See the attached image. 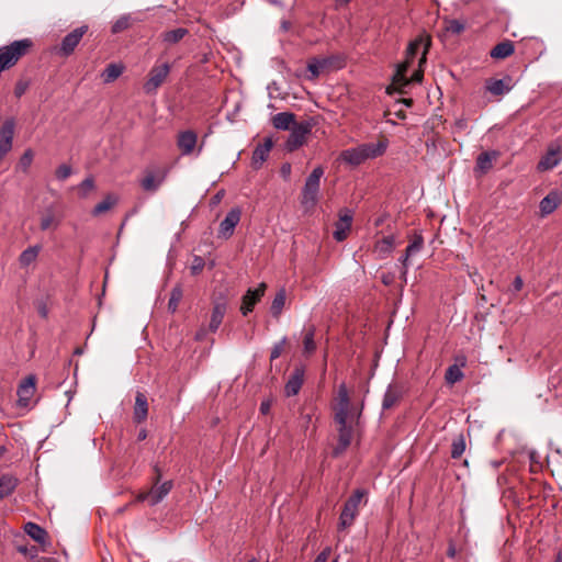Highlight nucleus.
Here are the masks:
<instances>
[{"label": "nucleus", "instance_id": "obj_36", "mask_svg": "<svg viewBox=\"0 0 562 562\" xmlns=\"http://www.w3.org/2000/svg\"><path fill=\"white\" fill-rule=\"evenodd\" d=\"M486 90L494 95H502L509 91L503 79H491L486 82Z\"/></svg>", "mask_w": 562, "mask_h": 562}, {"label": "nucleus", "instance_id": "obj_26", "mask_svg": "<svg viewBox=\"0 0 562 562\" xmlns=\"http://www.w3.org/2000/svg\"><path fill=\"white\" fill-rule=\"evenodd\" d=\"M402 395V390L397 385H389L383 396L382 408L391 409L400 402Z\"/></svg>", "mask_w": 562, "mask_h": 562}, {"label": "nucleus", "instance_id": "obj_56", "mask_svg": "<svg viewBox=\"0 0 562 562\" xmlns=\"http://www.w3.org/2000/svg\"><path fill=\"white\" fill-rule=\"evenodd\" d=\"M524 286V281L520 276H517L513 282V289L515 292H519Z\"/></svg>", "mask_w": 562, "mask_h": 562}, {"label": "nucleus", "instance_id": "obj_18", "mask_svg": "<svg viewBox=\"0 0 562 562\" xmlns=\"http://www.w3.org/2000/svg\"><path fill=\"white\" fill-rule=\"evenodd\" d=\"M167 176L164 169L146 170L144 178L140 180V186L144 191L155 192L162 184Z\"/></svg>", "mask_w": 562, "mask_h": 562}, {"label": "nucleus", "instance_id": "obj_37", "mask_svg": "<svg viewBox=\"0 0 562 562\" xmlns=\"http://www.w3.org/2000/svg\"><path fill=\"white\" fill-rule=\"evenodd\" d=\"M285 299H286V295H285V290L284 289H281L274 296L272 303H271V314L274 316V317H279V315L281 314L283 307H284V304H285Z\"/></svg>", "mask_w": 562, "mask_h": 562}, {"label": "nucleus", "instance_id": "obj_20", "mask_svg": "<svg viewBox=\"0 0 562 562\" xmlns=\"http://www.w3.org/2000/svg\"><path fill=\"white\" fill-rule=\"evenodd\" d=\"M429 46H430L429 37L419 36V37L415 38L413 42H411L408 44V46L406 48V59L405 60L413 63L418 50L420 48H423V54L419 59V67H420L423 63H426V54L429 49Z\"/></svg>", "mask_w": 562, "mask_h": 562}, {"label": "nucleus", "instance_id": "obj_23", "mask_svg": "<svg viewBox=\"0 0 562 562\" xmlns=\"http://www.w3.org/2000/svg\"><path fill=\"white\" fill-rule=\"evenodd\" d=\"M271 148L272 140L268 138L254 149L251 157V164L254 168L258 169L261 167V165L266 161Z\"/></svg>", "mask_w": 562, "mask_h": 562}, {"label": "nucleus", "instance_id": "obj_54", "mask_svg": "<svg viewBox=\"0 0 562 562\" xmlns=\"http://www.w3.org/2000/svg\"><path fill=\"white\" fill-rule=\"evenodd\" d=\"M13 140L0 138V155L5 156L12 149Z\"/></svg>", "mask_w": 562, "mask_h": 562}, {"label": "nucleus", "instance_id": "obj_3", "mask_svg": "<svg viewBox=\"0 0 562 562\" xmlns=\"http://www.w3.org/2000/svg\"><path fill=\"white\" fill-rule=\"evenodd\" d=\"M323 176L324 168L322 166H317L305 179V183L301 191V205L306 212L314 210L318 202L321 179Z\"/></svg>", "mask_w": 562, "mask_h": 562}, {"label": "nucleus", "instance_id": "obj_28", "mask_svg": "<svg viewBox=\"0 0 562 562\" xmlns=\"http://www.w3.org/2000/svg\"><path fill=\"white\" fill-rule=\"evenodd\" d=\"M514 52H515V47H514L513 42H510V41H503V42L496 44L492 48L490 55L494 59H504V58H507L510 55H513Z\"/></svg>", "mask_w": 562, "mask_h": 562}, {"label": "nucleus", "instance_id": "obj_61", "mask_svg": "<svg viewBox=\"0 0 562 562\" xmlns=\"http://www.w3.org/2000/svg\"><path fill=\"white\" fill-rule=\"evenodd\" d=\"M146 437H147V431H146L145 429H142V430L138 432L137 439H138L139 441H142V440H145V439H146Z\"/></svg>", "mask_w": 562, "mask_h": 562}, {"label": "nucleus", "instance_id": "obj_48", "mask_svg": "<svg viewBox=\"0 0 562 562\" xmlns=\"http://www.w3.org/2000/svg\"><path fill=\"white\" fill-rule=\"evenodd\" d=\"M285 344H286V338L283 337L280 341H278L277 344L273 345V347L271 349V353H270L271 361L278 359L281 356V353L284 350Z\"/></svg>", "mask_w": 562, "mask_h": 562}, {"label": "nucleus", "instance_id": "obj_29", "mask_svg": "<svg viewBox=\"0 0 562 562\" xmlns=\"http://www.w3.org/2000/svg\"><path fill=\"white\" fill-rule=\"evenodd\" d=\"M18 479L13 475L5 474L0 477V499L10 496L18 486Z\"/></svg>", "mask_w": 562, "mask_h": 562}, {"label": "nucleus", "instance_id": "obj_7", "mask_svg": "<svg viewBox=\"0 0 562 562\" xmlns=\"http://www.w3.org/2000/svg\"><path fill=\"white\" fill-rule=\"evenodd\" d=\"M338 425V445L334 448V456L342 453L351 443L353 438V417H334Z\"/></svg>", "mask_w": 562, "mask_h": 562}, {"label": "nucleus", "instance_id": "obj_6", "mask_svg": "<svg viewBox=\"0 0 562 562\" xmlns=\"http://www.w3.org/2000/svg\"><path fill=\"white\" fill-rule=\"evenodd\" d=\"M204 139L198 144V134L192 130H184L178 133L176 144L182 156H199L203 149Z\"/></svg>", "mask_w": 562, "mask_h": 562}, {"label": "nucleus", "instance_id": "obj_45", "mask_svg": "<svg viewBox=\"0 0 562 562\" xmlns=\"http://www.w3.org/2000/svg\"><path fill=\"white\" fill-rule=\"evenodd\" d=\"M130 25H131V16L122 15L112 24L111 31H112V33L116 34V33L123 32L124 30L128 29Z\"/></svg>", "mask_w": 562, "mask_h": 562}, {"label": "nucleus", "instance_id": "obj_64", "mask_svg": "<svg viewBox=\"0 0 562 562\" xmlns=\"http://www.w3.org/2000/svg\"><path fill=\"white\" fill-rule=\"evenodd\" d=\"M554 562H562V550L558 552Z\"/></svg>", "mask_w": 562, "mask_h": 562}, {"label": "nucleus", "instance_id": "obj_58", "mask_svg": "<svg viewBox=\"0 0 562 562\" xmlns=\"http://www.w3.org/2000/svg\"><path fill=\"white\" fill-rule=\"evenodd\" d=\"M269 409H270V403L269 402H262L260 404V412L262 414H267L269 412Z\"/></svg>", "mask_w": 562, "mask_h": 562}, {"label": "nucleus", "instance_id": "obj_8", "mask_svg": "<svg viewBox=\"0 0 562 562\" xmlns=\"http://www.w3.org/2000/svg\"><path fill=\"white\" fill-rule=\"evenodd\" d=\"M313 124L310 121L296 123L290 130V135L285 142V149L294 151L299 149L306 140V136L312 132Z\"/></svg>", "mask_w": 562, "mask_h": 562}, {"label": "nucleus", "instance_id": "obj_4", "mask_svg": "<svg viewBox=\"0 0 562 562\" xmlns=\"http://www.w3.org/2000/svg\"><path fill=\"white\" fill-rule=\"evenodd\" d=\"M33 41L31 38H22L13 41L9 45L0 47V65L7 70L18 64V61L26 56L32 47Z\"/></svg>", "mask_w": 562, "mask_h": 562}, {"label": "nucleus", "instance_id": "obj_52", "mask_svg": "<svg viewBox=\"0 0 562 562\" xmlns=\"http://www.w3.org/2000/svg\"><path fill=\"white\" fill-rule=\"evenodd\" d=\"M204 265H205V262H204V259L202 257L194 256V258L192 260V265L190 267L191 273L193 276L199 274L203 270Z\"/></svg>", "mask_w": 562, "mask_h": 562}, {"label": "nucleus", "instance_id": "obj_10", "mask_svg": "<svg viewBox=\"0 0 562 562\" xmlns=\"http://www.w3.org/2000/svg\"><path fill=\"white\" fill-rule=\"evenodd\" d=\"M170 72V66L165 63L159 66H154L149 71L148 79L144 83V90L146 93L155 92L161 83L166 80Z\"/></svg>", "mask_w": 562, "mask_h": 562}, {"label": "nucleus", "instance_id": "obj_14", "mask_svg": "<svg viewBox=\"0 0 562 562\" xmlns=\"http://www.w3.org/2000/svg\"><path fill=\"white\" fill-rule=\"evenodd\" d=\"M36 390V378L33 374L27 375L18 386V405L27 407Z\"/></svg>", "mask_w": 562, "mask_h": 562}, {"label": "nucleus", "instance_id": "obj_2", "mask_svg": "<svg viewBox=\"0 0 562 562\" xmlns=\"http://www.w3.org/2000/svg\"><path fill=\"white\" fill-rule=\"evenodd\" d=\"M368 492L363 488H357L345 502L338 522V530H345L351 527L359 515L361 505H366Z\"/></svg>", "mask_w": 562, "mask_h": 562}, {"label": "nucleus", "instance_id": "obj_33", "mask_svg": "<svg viewBox=\"0 0 562 562\" xmlns=\"http://www.w3.org/2000/svg\"><path fill=\"white\" fill-rule=\"evenodd\" d=\"M41 249L42 247L40 245H34L23 250L19 257L20 266L26 268L33 263L36 260Z\"/></svg>", "mask_w": 562, "mask_h": 562}, {"label": "nucleus", "instance_id": "obj_46", "mask_svg": "<svg viewBox=\"0 0 562 562\" xmlns=\"http://www.w3.org/2000/svg\"><path fill=\"white\" fill-rule=\"evenodd\" d=\"M464 29V23L459 20L452 19L446 21V30L452 34H460Z\"/></svg>", "mask_w": 562, "mask_h": 562}, {"label": "nucleus", "instance_id": "obj_51", "mask_svg": "<svg viewBox=\"0 0 562 562\" xmlns=\"http://www.w3.org/2000/svg\"><path fill=\"white\" fill-rule=\"evenodd\" d=\"M71 172V167L69 165L63 164L56 169V178L64 181L70 177Z\"/></svg>", "mask_w": 562, "mask_h": 562}, {"label": "nucleus", "instance_id": "obj_49", "mask_svg": "<svg viewBox=\"0 0 562 562\" xmlns=\"http://www.w3.org/2000/svg\"><path fill=\"white\" fill-rule=\"evenodd\" d=\"M30 87V80L20 79L16 81L14 87V95L21 98Z\"/></svg>", "mask_w": 562, "mask_h": 562}, {"label": "nucleus", "instance_id": "obj_17", "mask_svg": "<svg viewBox=\"0 0 562 562\" xmlns=\"http://www.w3.org/2000/svg\"><path fill=\"white\" fill-rule=\"evenodd\" d=\"M266 289L267 285L263 282L260 283L256 289H248L241 299L240 312L244 316L254 310L255 305L265 295Z\"/></svg>", "mask_w": 562, "mask_h": 562}, {"label": "nucleus", "instance_id": "obj_16", "mask_svg": "<svg viewBox=\"0 0 562 562\" xmlns=\"http://www.w3.org/2000/svg\"><path fill=\"white\" fill-rule=\"evenodd\" d=\"M338 216L339 220L335 224V231L333 236L337 241H344L347 238L348 232L351 228L353 213L349 209H342L339 211Z\"/></svg>", "mask_w": 562, "mask_h": 562}, {"label": "nucleus", "instance_id": "obj_12", "mask_svg": "<svg viewBox=\"0 0 562 562\" xmlns=\"http://www.w3.org/2000/svg\"><path fill=\"white\" fill-rule=\"evenodd\" d=\"M334 417H353L352 408L350 405L349 392L345 383L338 386L336 404L334 406Z\"/></svg>", "mask_w": 562, "mask_h": 562}, {"label": "nucleus", "instance_id": "obj_63", "mask_svg": "<svg viewBox=\"0 0 562 562\" xmlns=\"http://www.w3.org/2000/svg\"><path fill=\"white\" fill-rule=\"evenodd\" d=\"M8 452V449L4 445L0 446V458H2Z\"/></svg>", "mask_w": 562, "mask_h": 562}, {"label": "nucleus", "instance_id": "obj_39", "mask_svg": "<svg viewBox=\"0 0 562 562\" xmlns=\"http://www.w3.org/2000/svg\"><path fill=\"white\" fill-rule=\"evenodd\" d=\"M314 337H315V327L311 326L306 329L304 339H303L304 352L307 355L313 353L316 350V344H315Z\"/></svg>", "mask_w": 562, "mask_h": 562}, {"label": "nucleus", "instance_id": "obj_62", "mask_svg": "<svg viewBox=\"0 0 562 562\" xmlns=\"http://www.w3.org/2000/svg\"><path fill=\"white\" fill-rule=\"evenodd\" d=\"M204 335H205L204 330H203V329H200V330L196 333V335H195V339H196V340H202V339H203V337H204Z\"/></svg>", "mask_w": 562, "mask_h": 562}, {"label": "nucleus", "instance_id": "obj_57", "mask_svg": "<svg viewBox=\"0 0 562 562\" xmlns=\"http://www.w3.org/2000/svg\"><path fill=\"white\" fill-rule=\"evenodd\" d=\"M423 80V70L418 69L416 70L411 79L408 80V83L412 81V82H420Z\"/></svg>", "mask_w": 562, "mask_h": 562}, {"label": "nucleus", "instance_id": "obj_55", "mask_svg": "<svg viewBox=\"0 0 562 562\" xmlns=\"http://www.w3.org/2000/svg\"><path fill=\"white\" fill-rule=\"evenodd\" d=\"M330 554H331V548L326 547L318 553V555L315 558L314 562H327Z\"/></svg>", "mask_w": 562, "mask_h": 562}, {"label": "nucleus", "instance_id": "obj_38", "mask_svg": "<svg viewBox=\"0 0 562 562\" xmlns=\"http://www.w3.org/2000/svg\"><path fill=\"white\" fill-rule=\"evenodd\" d=\"M183 291L180 284H177L172 288L169 302H168V311L170 313H175L178 308L180 301L182 300Z\"/></svg>", "mask_w": 562, "mask_h": 562}, {"label": "nucleus", "instance_id": "obj_41", "mask_svg": "<svg viewBox=\"0 0 562 562\" xmlns=\"http://www.w3.org/2000/svg\"><path fill=\"white\" fill-rule=\"evenodd\" d=\"M395 245V237L393 235L384 236L375 244V249L380 254H390Z\"/></svg>", "mask_w": 562, "mask_h": 562}, {"label": "nucleus", "instance_id": "obj_53", "mask_svg": "<svg viewBox=\"0 0 562 562\" xmlns=\"http://www.w3.org/2000/svg\"><path fill=\"white\" fill-rule=\"evenodd\" d=\"M80 190L82 191V195L86 196V194L94 189V181L92 178H86L79 186Z\"/></svg>", "mask_w": 562, "mask_h": 562}, {"label": "nucleus", "instance_id": "obj_25", "mask_svg": "<svg viewBox=\"0 0 562 562\" xmlns=\"http://www.w3.org/2000/svg\"><path fill=\"white\" fill-rule=\"evenodd\" d=\"M424 246V238L422 234L415 233L413 238L411 239L408 246L406 247L404 256L401 258V262L403 263L405 270L407 269V261L409 257L419 252Z\"/></svg>", "mask_w": 562, "mask_h": 562}, {"label": "nucleus", "instance_id": "obj_21", "mask_svg": "<svg viewBox=\"0 0 562 562\" xmlns=\"http://www.w3.org/2000/svg\"><path fill=\"white\" fill-rule=\"evenodd\" d=\"M304 374L305 371L303 367H296L293 370L284 386V393L286 396H294L300 392L303 385Z\"/></svg>", "mask_w": 562, "mask_h": 562}, {"label": "nucleus", "instance_id": "obj_44", "mask_svg": "<svg viewBox=\"0 0 562 562\" xmlns=\"http://www.w3.org/2000/svg\"><path fill=\"white\" fill-rule=\"evenodd\" d=\"M445 378L447 383L454 384L463 379V372L457 364H452L447 369Z\"/></svg>", "mask_w": 562, "mask_h": 562}, {"label": "nucleus", "instance_id": "obj_24", "mask_svg": "<svg viewBox=\"0 0 562 562\" xmlns=\"http://www.w3.org/2000/svg\"><path fill=\"white\" fill-rule=\"evenodd\" d=\"M148 415V402L147 397L144 393L137 392L135 396V406H134V420L136 423H143L146 420Z\"/></svg>", "mask_w": 562, "mask_h": 562}, {"label": "nucleus", "instance_id": "obj_19", "mask_svg": "<svg viewBox=\"0 0 562 562\" xmlns=\"http://www.w3.org/2000/svg\"><path fill=\"white\" fill-rule=\"evenodd\" d=\"M227 306L228 303L224 296L217 297L213 301L211 321L209 324L210 331L215 333L218 329L227 312Z\"/></svg>", "mask_w": 562, "mask_h": 562}, {"label": "nucleus", "instance_id": "obj_42", "mask_svg": "<svg viewBox=\"0 0 562 562\" xmlns=\"http://www.w3.org/2000/svg\"><path fill=\"white\" fill-rule=\"evenodd\" d=\"M465 451V439L462 434L458 435L451 445V458L459 459Z\"/></svg>", "mask_w": 562, "mask_h": 562}, {"label": "nucleus", "instance_id": "obj_9", "mask_svg": "<svg viewBox=\"0 0 562 562\" xmlns=\"http://www.w3.org/2000/svg\"><path fill=\"white\" fill-rule=\"evenodd\" d=\"M88 25H81L68 33L61 40L60 45L56 49V54L61 57L70 56L82 40L83 35L88 32Z\"/></svg>", "mask_w": 562, "mask_h": 562}, {"label": "nucleus", "instance_id": "obj_35", "mask_svg": "<svg viewBox=\"0 0 562 562\" xmlns=\"http://www.w3.org/2000/svg\"><path fill=\"white\" fill-rule=\"evenodd\" d=\"M117 203V198L113 194H108L101 202H99L92 210L93 216H99L110 211Z\"/></svg>", "mask_w": 562, "mask_h": 562}, {"label": "nucleus", "instance_id": "obj_22", "mask_svg": "<svg viewBox=\"0 0 562 562\" xmlns=\"http://www.w3.org/2000/svg\"><path fill=\"white\" fill-rule=\"evenodd\" d=\"M562 203V196L558 191H551L540 201V214L547 216L553 213Z\"/></svg>", "mask_w": 562, "mask_h": 562}, {"label": "nucleus", "instance_id": "obj_60", "mask_svg": "<svg viewBox=\"0 0 562 562\" xmlns=\"http://www.w3.org/2000/svg\"><path fill=\"white\" fill-rule=\"evenodd\" d=\"M456 548L453 544H450L449 548H448V551H447V554L449 558H454L456 557Z\"/></svg>", "mask_w": 562, "mask_h": 562}, {"label": "nucleus", "instance_id": "obj_43", "mask_svg": "<svg viewBox=\"0 0 562 562\" xmlns=\"http://www.w3.org/2000/svg\"><path fill=\"white\" fill-rule=\"evenodd\" d=\"M15 131V121L7 119L0 127V138L13 140Z\"/></svg>", "mask_w": 562, "mask_h": 562}, {"label": "nucleus", "instance_id": "obj_47", "mask_svg": "<svg viewBox=\"0 0 562 562\" xmlns=\"http://www.w3.org/2000/svg\"><path fill=\"white\" fill-rule=\"evenodd\" d=\"M41 229L42 231H47L52 226L54 227H57L58 226V222H56L54 215L52 213H47L46 215H44L42 218H41Z\"/></svg>", "mask_w": 562, "mask_h": 562}, {"label": "nucleus", "instance_id": "obj_34", "mask_svg": "<svg viewBox=\"0 0 562 562\" xmlns=\"http://www.w3.org/2000/svg\"><path fill=\"white\" fill-rule=\"evenodd\" d=\"M189 31L186 27H178L175 30L166 31L161 34V38L166 44H177L179 43Z\"/></svg>", "mask_w": 562, "mask_h": 562}, {"label": "nucleus", "instance_id": "obj_15", "mask_svg": "<svg viewBox=\"0 0 562 562\" xmlns=\"http://www.w3.org/2000/svg\"><path fill=\"white\" fill-rule=\"evenodd\" d=\"M562 160V149L558 143L549 145L547 153L538 162V169L541 171L551 170Z\"/></svg>", "mask_w": 562, "mask_h": 562}, {"label": "nucleus", "instance_id": "obj_1", "mask_svg": "<svg viewBox=\"0 0 562 562\" xmlns=\"http://www.w3.org/2000/svg\"><path fill=\"white\" fill-rule=\"evenodd\" d=\"M387 145V139H381L378 143H364L357 147L342 150L340 153V159L351 166H359L368 159L382 156Z\"/></svg>", "mask_w": 562, "mask_h": 562}, {"label": "nucleus", "instance_id": "obj_13", "mask_svg": "<svg viewBox=\"0 0 562 562\" xmlns=\"http://www.w3.org/2000/svg\"><path fill=\"white\" fill-rule=\"evenodd\" d=\"M333 66L336 68H341L344 66V60L338 56H330L321 59L314 58L307 64V70L311 72L312 78H316L323 71L329 69Z\"/></svg>", "mask_w": 562, "mask_h": 562}, {"label": "nucleus", "instance_id": "obj_5", "mask_svg": "<svg viewBox=\"0 0 562 562\" xmlns=\"http://www.w3.org/2000/svg\"><path fill=\"white\" fill-rule=\"evenodd\" d=\"M155 471L157 473V476L154 486L150 488L149 492L142 493L137 496V499L139 502L147 501L150 506L159 504L170 493V491L173 487V482L171 480L165 481L164 483L159 484L161 473L158 467H155Z\"/></svg>", "mask_w": 562, "mask_h": 562}, {"label": "nucleus", "instance_id": "obj_40", "mask_svg": "<svg viewBox=\"0 0 562 562\" xmlns=\"http://www.w3.org/2000/svg\"><path fill=\"white\" fill-rule=\"evenodd\" d=\"M411 65H412L411 61L405 60L404 63H402L397 66L396 72L393 78L394 83L403 85V86L408 85V79L406 78V72Z\"/></svg>", "mask_w": 562, "mask_h": 562}, {"label": "nucleus", "instance_id": "obj_31", "mask_svg": "<svg viewBox=\"0 0 562 562\" xmlns=\"http://www.w3.org/2000/svg\"><path fill=\"white\" fill-rule=\"evenodd\" d=\"M24 531L29 537H31L34 541L38 543H45L47 532L44 528L38 526L35 522L29 521L24 526Z\"/></svg>", "mask_w": 562, "mask_h": 562}, {"label": "nucleus", "instance_id": "obj_59", "mask_svg": "<svg viewBox=\"0 0 562 562\" xmlns=\"http://www.w3.org/2000/svg\"><path fill=\"white\" fill-rule=\"evenodd\" d=\"M281 172H282L283 176L290 175V172H291V165L290 164L282 165Z\"/></svg>", "mask_w": 562, "mask_h": 562}, {"label": "nucleus", "instance_id": "obj_32", "mask_svg": "<svg viewBox=\"0 0 562 562\" xmlns=\"http://www.w3.org/2000/svg\"><path fill=\"white\" fill-rule=\"evenodd\" d=\"M124 71L122 64H109L101 74L104 83H111L116 80Z\"/></svg>", "mask_w": 562, "mask_h": 562}, {"label": "nucleus", "instance_id": "obj_50", "mask_svg": "<svg viewBox=\"0 0 562 562\" xmlns=\"http://www.w3.org/2000/svg\"><path fill=\"white\" fill-rule=\"evenodd\" d=\"M33 156L34 155H33L32 149H26L23 153V155L21 156V158H20V166L23 169V171H26L30 168V166H31V164L33 161Z\"/></svg>", "mask_w": 562, "mask_h": 562}, {"label": "nucleus", "instance_id": "obj_30", "mask_svg": "<svg viewBox=\"0 0 562 562\" xmlns=\"http://www.w3.org/2000/svg\"><path fill=\"white\" fill-rule=\"evenodd\" d=\"M497 157L498 153L495 150L481 153L476 158V169L483 173L487 172Z\"/></svg>", "mask_w": 562, "mask_h": 562}, {"label": "nucleus", "instance_id": "obj_11", "mask_svg": "<svg viewBox=\"0 0 562 562\" xmlns=\"http://www.w3.org/2000/svg\"><path fill=\"white\" fill-rule=\"evenodd\" d=\"M241 210L236 206L229 210L225 218L220 223L217 237L222 239H228L233 236L235 227L240 222Z\"/></svg>", "mask_w": 562, "mask_h": 562}, {"label": "nucleus", "instance_id": "obj_27", "mask_svg": "<svg viewBox=\"0 0 562 562\" xmlns=\"http://www.w3.org/2000/svg\"><path fill=\"white\" fill-rule=\"evenodd\" d=\"M296 124L295 114L292 112H280L272 117V125L280 131L291 130Z\"/></svg>", "mask_w": 562, "mask_h": 562}]
</instances>
